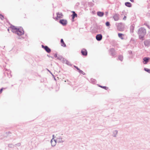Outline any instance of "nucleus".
I'll return each instance as SVG.
<instances>
[{
    "mask_svg": "<svg viewBox=\"0 0 150 150\" xmlns=\"http://www.w3.org/2000/svg\"><path fill=\"white\" fill-rule=\"evenodd\" d=\"M5 19L7 21V22L10 25L9 28L11 29V31L13 33L17 34L18 35V36L17 38L18 39H24L23 37H20L24 34V31L23 28L21 26L18 27L13 25L10 23L6 18H5Z\"/></svg>",
    "mask_w": 150,
    "mask_h": 150,
    "instance_id": "f257e3e1",
    "label": "nucleus"
},
{
    "mask_svg": "<svg viewBox=\"0 0 150 150\" xmlns=\"http://www.w3.org/2000/svg\"><path fill=\"white\" fill-rule=\"evenodd\" d=\"M139 39L142 41L145 39V36L146 34V29L143 27L140 28L138 30Z\"/></svg>",
    "mask_w": 150,
    "mask_h": 150,
    "instance_id": "f03ea898",
    "label": "nucleus"
},
{
    "mask_svg": "<svg viewBox=\"0 0 150 150\" xmlns=\"http://www.w3.org/2000/svg\"><path fill=\"white\" fill-rule=\"evenodd\" d=\"M101 28L102 26L101 25H98L97 24H95L93 25L92 31L93 33H98L99 32L102 33L103 30H101Z\"/></svg>",
    "mask_w": 150,
    "mask_h": 150,
    "instance_id": "7ed1b4c3",
    "label": "nucleus"
},
{
    "mask_svg": "<svg viewBox=\"0 0 150 150\" xmlns=\"http://www.w3.org/2000/svg\"><path fill=\"white\" fill-rule=\"evenodd\" d=\"M117 30L119 31H123L125 29V24L120 22L116 24Z\"/></svg>",
    "mask_w": 150,
    "mask_h": 150,
    "instance_id": "20e7f679",
    "label": "nucleus"
},
{
    "mask_svg": "<svg viewBox=\"0 0 150 150\" xmlns=\"http://www.w3.org/2000/svg\"><path fill=\"white\" fill-rule=\"evenodd\" d=\"M56 15L57 16L56 17H53V18L56 21H57L59 19L62 18L64 16V15L62 13H59V12H57L56 13Z\"/></svg>",
    "mask_w": 150,
    "mask_h": 150,
    "instance_id": "39448f33",
    "label": "nucleus"
},
{
    "mask_svg": "<svg viewBox=\"0 0 150 150\" xmlns=\"http://www.w3.org/2000/svg\"><path fill=\"white\" fill-rule=\"evenodd\" d=\"M59 22L60 24L64 26H66L68 23L67 20L66 19H60L59 21Z\"/></svg>",
    "mask_w": 150,
    "mask_h": 150,
    "instance_id": "423d86ee",
    "label": "nucleus"
},
{
    "mask_svg": "<svg viewBox=\"0 0 150 150\" xmlns=\"http://www.w3.org/2000/svg\"><path fill=\"white\" fill-rule=\"evenodd\" d=\"M42 47L43 48L47 53H50L51 51V49L47 45H41Z\"/></svg>",
    "mask_w": 150,
    "mask_h": 150,
    "instance_id": "0eeeda50",
    "label": "nucleus"
},
{
    "mask_svg": "<svg viewBox=\"0 0 150 150\" xmlns=\"http://www.w3.org/2000/svg\"><path fill=\"white\" fill-rule=\"evenodd\" d=\"M110 55L112 56V57H115L116 55V53L115 50L114 48H111L109 50Z\"/></svg>",
    "mask_w": 150,
    "mask_h": 150,
    "instance_id": "6e6552de",
    "label": "nucleus"
},
{
    "mask_svg": "<svg viewBox=\"0 0 150 150\" xmlns=\"http://www.w3.org/2000/svg\"><path fill=\"white\" fill-rule=\"evenodd\" d=\"M81 53L82 56H86L88 55V52L87 50L83 48L81 51Z\"/></svg>",
    "mask_w": 150,
    "mask_h": 150,
    "instance_id": "1a4fd4ad",
    "label": "nucleus"
},
{
    "mask_svg": "<svg viewBox=\"0 0 150 150\" xmlns=\"http://www.w3.org/2000/svg\"><path fill=\"white\" fill-rule=\"evenodd\" d=\"M145 47H148L150 46V40H146L144 42Z\"/></svg>",
    "mask_w": 150,
    "mask_h": 150,
    "instance_id": "9d476101",
    "label": "nucleus"
},
{
    "mask_svg": "<svg viewBox=\"0 0 150 150\" xmlns=\"http://www.w3.org/2000/svg\"><path fill=\"white\" fill-rule=\"evenodd\" d=\"M62 62L63 63H65L68 65L70 66H71L73 65V64H71L69 61L64 58H63L62 59Z\"/></svg>",
    "mask_w": 150,
    "mask_h": 150,
    "instance_id": "9b49d317",
    "label": "nucleus"
},
{
    "mask_svg": "<svg viewBox=\"0 0 150 150\" xmlns=\"http://www.w3.org/2000/svg\"><path fill=\"white\" fill-rule=\"evenodd\" d=\"M102 37L103 36L101 34H98L96 36V39L98 41H101L102 39Z\"/></svg>",
    "mask_w": 150,
    "mask_h": 150,
    "instance_id": "f8f14e48",
    "label": "nucleus"
},
{
    "mask_svg": "<svg viewBox=\"0 0 150 150\" xmlns=\"http://www.w3.org/2000/svg\"><path fill=\"white\" fill-rule=\"evenodd\" d=\"M119 16L120 15L119 14L115 13L113 16V18L115 21H117L119 19Z\"/></svg>",
    "mask_w": 150,
    "mask_h": 150,
    "instance_id": "ddd939ff",
    "label": "nucleus"
},
{
    "mask_svg": "<svg viewBox=\"0 0 150 150\" xmlns=\"http://www.w3.org/2000/svg\"><path fill=\"white\" fill-rule=\"evenodd\" d=\"M150 58L148 57H145L143 59V63L144 64H146L149 62V60Z\"/></svg>",
    "mask_w": 150,
    "mask_h": 150,
    "instance_id": "4468645a",
    "label": "nucleus"
},
{
    "mask_svg": "<svg viewBox=\"0 0 150 150\" xmlns=\"http://www.w3.org/2000/svg\"><path fill=\"white\" fill-rule=\"evenodd\" d=\"M24 58L26 60L29 61L31 59V56L29 54H27L24 56Z\"/></svg>",
    "mask_w": 150,
    "mask_h": 150,
    "instance_id": "2eb2a0df",
    "label": "nucleus"
},
{
    "mask_svg": "<svg viewBox=\"0 0 150 150\" xmlns=\"http://www.w3.org/2000/svg\"><path fill=\"white\" fill-rule=\"evenodd\" d=\"M104 14V13L103 11H98L97 12V15L100 17H103Z\"/></svg>",
    "mask_w": 150,
    "mask_h": 150,
    "instance_id": "dca6fc26",
    "label": "nucleus"
},
{
    "mask_svg": "<svg viewBox=\"0 0 150 150\" xmlns=\"http://www.w3.org/2000/svg\"><path fill=\"white\" fill-rule=\"evenodd\" d=\"M60 43L61 46L64 47H67L65 43L64 42L63 39H61L60 40Z\"/></svg>",
    "mask_w": 150,
    "mask_h": 150,
    "instance_id": "f3484780",
    "label": "nucleus"
},
{
    "mask_svg": "<svg viewBox=\"0 0 150 150\" xmlns=\"http://www.w3.org/2000/svg\"><path fill=\"white\" fill-rule=\"evenodd\" d=\"M125 6L128 7H131L132 6V4L129 2H125Z\"/></svg>",
    "mask_w": 150,
    "mask_h": 150,
    "instance_id": "a211bd4d",
    "label": "nucleus"
},
{
    "mask_svg": "<svg viewBox=\"0 0 150 150\" xmlns=\"http://www.w3.org/2000/svg\"><path fill=\"white\" fill-rule=\"evenodd\" d=\"M134 25L133 24L132 25L130 28V32L133 33L134 32Z\"/></svg>",
    "mask_w": 150,
    "mask_h": 150,
    "instance_id": "6ab92c4d",
    "label": "nucleus"
},
{
    "mask_svg": "<svg viewBox=\"0 0 150 150\" xmlns=\"http://www.w3.org/2000/svg\"><path fill=\"white\" fill-rule=\"evenodd\" d=\"M118 37L122 40L124 39L123 37L124 36V34L120 33H118Z\"/></svg>",
    "mask_w": 150,
    "mask_h": 150,
    "instance_id": "aec40b11",
    "label": "nucleus"
},
{
    "mask_svg": "<svg viewBox=\"0 0 150 150\" xmlns=\"http://www.w3.org/2000/svg\"><path fill=\"white\" fill-rule=\"evenodd\" d=\"M112 133V136L114 137H116V135L117 134L118 131L116 130H115L113 131Z\"/></svg>",
    "mask_w": 150,
    "mask_h": 150,
    "instance_id": "412c9836",
    "label": "nucleus"
},
{
    "mask_svg": "<svg viewBox=\"0 0 150 150\" xmlns=\"http://www.w3.org/2000/svg\"><path fill=\"white\" fill-rule=\"evenodd\" d=\"M97 85L98 86V87H99L101 88H102L103 89H105V90H107L108 88V87L106 86H101L100 84H97Z\"/></svg>",
    "mask_w": 150,
    "mask_h": 150,
    "instance_id": "4be33fe9",
    "label": "nucleus"
},
{
    "mask_svg": "<svg viewBox=\"0 0 150 150\" xmlns=\"http://www.w3.org/2000/svg\"><path fill=\"white\" fill-rule=\"evenodd\" d=\"M123 59V57L122 55H119L118 57V59L122 62Z\"/></svg>",
    "mask_w": 150,
    "mask_h": 150,
    "instance_id": "5701e85b",
    "label": "nucleus"
},
{
    "mask_svg": "<svg viewBox=\"0 0 150 150\" xmlns=\"http://www.w3.org/2000/svg\"><path fill=\"white\" fill-rule=\"evenodd\" d=\"M90 81L91 83L93 84H95L96 83V81L95 79L91 78V79Z\"/></svg>",
    "mask_w": 150,
    "mask_h": 150,
    "instance_id": "b1692460",
    "label": "nucleus"
},
{
    "mask_svg": "<svg viewBox=\"0 0 150 150\" xmlns=\"http://www.w3.org/2000/svg\"><path fill=\"white\" fill-rule=\"evenodd\" d=\"M50 142L51 144V145L52 146H54L56 145V142H53V140H52V139H51V140Z\"/></svg>",
    "mask_w": 150,
    "mask_h": 150,
    "instance_id": "393cba45",
    "label": "nucleus"
},
{
    "mask_svg": "<svg viewBox=\"0 0 150 150\" xmlns=\"http://www.w3.org/2000/svg\"><path fill=\"white\" fill-rule=\"evenodd\" d=\"M88 6L90 7H93L94 5V4L91 2H88Z\"/></svg>",
    "mask_w": 150,
    "mask_h": 150,
    "instance_id": "a878e982",
    "label": "nucleus"
},
{
    "mask_svg": "<svg viewBox=\"0 0 150 150\" xmlns=\"http://www.w3.org/2000/svg\"><path fill=\"white\" fill-rule=\"evenodd\" d=\"M62 138H57L58 142L59 143H63L64 142V141L62 140Z\"/></svg>",
    "mask_w": 150,
    "mask_h": 150,
    "instance_id": "bb28decb",
    "label": "nucleus"
},
{
    "mask_svg": "<svg viewBox=\"0 0 150 150\" xmlns=\"http://www.w3.org/2000/svg\"><path fill=\"white\" fill-rule=\"evenodd\" d=\"M144 70L146 72H148V73L150 74V69H148L146 68H144Z\"/></svg>",
    "mask_w": 150,
    "mask_h": 150,
    "instance_id": "cd10ccee",
    "label": "nucleus"
},
{
    "mask_svg": "<svg viewBox=\"0 0 150 150\" xmlns=\"http://www.w3.org/2000/svg\"><path fill=\"white\" fill-rule=\"evenodd\" d=\"M105 25L107 27H110V22L108 21H107L105 22Z\"/></svg>",
    "mask_w": 150,
    "mask_h": 150,
    "instance_id": "c85d7f7f",
    "label": "nucleus"
},
{
    "mask_svg": "<svg viewBox=\"0 0 150 150\" xmlns=\"http://www.w3.org/2000/svg\"><path fill=\"white\" fill-rule=\"evenodd\" d=\"M73 67L75 68H76L77 70V71L79 72L80 71H81V69L77 66L75 65H73Z\"/></svg>",
    "mask_w": 150,
    "mask_h": 150,
    "instance_id": "c756f323",
    "label": "nucleus"
},
{
    "mask_svg": "<svg viewBox=\"0 0 150 150\" xmlns=\"http://www.w3.org/2000/svg\"><path fill=\"white\" fill-rule=\"evenodd\" d=\"M71 16L75 18L77 17V15L76 13H75L72 14L71 15Z\"/></svg>",
    "mask_w": 150,
    "mask_h": 150,
    "instance_id": "7c9ffc66",
    "label": "nucleus"
},
{
    "mask_svg": "<svg viewBox=\"0 0 150 150\" xmlns=\"http://www.w3.org/2000/svg\"><path fill=\"white\" fill-rule=\"evenodd\" d=\"M63 58H64L63 57L62 55H59V56L57 58V59L61 60L62 59H63Z\"/></svg>",
    "mask_w": 150,
    "mask_h": 150,
    "instance_id": "2f4dec72",
    "label": "nucleus"
},
{
    "mask_svg": "<svg viewBox=\"0 0 150 150\" xmlns=\"http://www.w3.org/2000/svg\"><path fill=\"white\" fill-rule=\"evenodd\" d=\"M14 145L12 144H8V147L11 148H13L14 147Z\"/></svg>",
    "mask_w": 150,
    "mask_h": 150,
    "instance_id": "473e14b6",
    "label": "nucleus"
},
{
    "mask_svg": "<svg viewBox=\"0 0 150 150\" xmlns=\"http://www.w3.org/2000/svg\"><path fill=\"white\" fill-rule=\"evenodd\" d=\"M80 74H82L83 75H85L86 74L85 73L83 72L82 70H81L80 71H79V72Z\"/></svg>",
    "mask_w": 150,
    "mask_h": 150,
    "instance_id": "72a5a7b5",
    "label": "nucleus"
},
{
    "mask_svg": "<svg viewBox=\"0 0 150 150\" xmlns=\"http://www.w3.org/2000/svg\"><path fill=\"white\" fill-rule=\"evenodd\" d=\"M6 88H2L0 89V94L1 93L4 89H5Z\"/></svg>",
    "mask_w": 150,
    "mask_h": 150,
    "instance_id": "f704fd0d",
    "label": "nucleus"
},
{
    "mask_svg": "<svg viewBox=\"0 0 150 150\" xmlns=\"http://www.w3.org/2000/svg\"><path fill=\"white\" fill-rule=\"evenodd\" d=\"M0 18L2 20H3L4 18V16L2 14L0 16Z\"/></svg>",
    "mask_w": 150,
    "mask_h": 150,
    "instance_id": "c9c22d12",
    "label": "nucleus"
},
{
    "mask_svg": "<svg viewBox=\"0 0 150 150\" xmlns=\"http://www.w3.org/2000/svg\"><path fill=\"white\" fill-rule=\"evenodd\" d=\"M54 57L55 58H57L58 56H57V53H56L54 54Z\"/></svg>",
    "mask_w": 150,
    "mask_h": 150,
    "instance_id": "e433bc0d",
    "label": "nucleus"
},
{
    "mask_svg": "<svg viewBox=\"0 0 150 150\" xmlns=\"http://www.w3.org/2000/svg\"><path fill=\"white\" fill-rule=\"evenodd\" d=\"M128 53L130 55H131L132 54V51L131 50H129L128 51Z\"/></svg>",
    "mask_w": 150,
    "mask_h": 150,
    "instance_id": "4c0bfd02",
    "label": "nucleus"
},
{
    "mask_svg": "<svg viewBox=\"0 0 150 150\" xmlns=\"http://www.w3.org/2000/svg\"><path fill=\"white\" fill-rule=\"evenodd\" d=\"M21 145V144L20 143H18L15 144V146H20Z\"/></svg>",
    "mask_w": 150,
    "mask_h": 150,
    "instance_id": "58836bf2",
    "label": "nucleus"
},
{
    "mask_svg": "<svg viewBox=\"0 0 150 150\" xmlns=\"http://www.w3.org/2000/svg\"><path fill=\"white\" fill-rule=\"evenodd\" d=\"M74 18L73 17H71V20L72 22H73L74 21Z\"/></svg>",
    "mask_w": 150,
    "mask_h": 150,
    "instance_id": "ea45409f",
    "label": "nucleus"
},
{
    "mask_svg": "<svg viewBox=\"0 0 150 150\" xmlns=\"http://www.w3.org/2000/svg\"><path fill=\"white\" fill-rule=\"evenodd\" d=\"M10 73V76H9V75L8 73H7V75L8 76L9 78H11V77H12V75H11V73Z\"/></svg>",
    "mask_w": 150,
    "mask_h": 150,
    "instance_id": "a19ab883",
    "label": "nucleus"
},
{
    "mask_svg": "<svg viewBox=\"0 0 150 150\" xmlns=\"http://www.w3.org/2000/svg\"><path fill=\"white\" fill-rule=\"evenodd\" d=\"M79 4H79V2L77 3L76 4V5H75V7H76H76H78V6L79 5Z\"/></svg>",
    "mask_w": 150,
    "mask_h": 150,
    "instance_id": "79ce46f5",
    "label": "nucleus"
},
{
    "mask_svg": "<svg viewBox=\"0 0 150 150\" xmlns=\"http://www.w3.org/2000/svg\"><path fill=\"white\" fill-rule=\"evenodd\" d=\"M11 132L10 131H9L8 132H6V134L7 135H8V134H11Z\"/></svg>",
    "mask_w": 150,
    "mask_h": 150,
    "instance_id": "37998d69",
    "label": "nucleus"
},
{
    "mask_svg": "<svg viewBox=\"0 0 150 150\" xmlns=\"http://www.w3.org/2000/svg\"><path fill=\"white\" fill-rule=\"evenodd\" d=\"M108 11H106L105 12V15L106 16V17L108 16Z\"/></svg>",
    "mask_w": 150,
    "mask_h": 150,
    "instance_id": "c03bdc74",
    "label": "nucleus"
},
{
    "mask_svg": "<svg viewBox=\"0 0 150 150\" xmlns=\"http://www.w3.org/2000/svg\"><path fill=\"white\" fill-rule=\"evenodd\" d=\"M47 70L49 72V73H50L51 75H52V74H52V72H51V71L50 70H49L48 69H47Z\"/></svg>",
    "mask_w": 150,
    "mask_h": 150,
    "instance_id": "a18cd8bd",
    "label": "nucleus"
},
{
    "mask_svg": "<svg viewBox=\"0 0 150 150\" xmlns=\"http://www.w3.org/2000/svg\"><path fill=\"white\" fill-rule=\"evenodd\" d=\"M127 17L125 16L123 18V20H125L126 19Z\"/></svg>",
    "mask_w": 150,
    "mask_h": 150,
    "instance_id": "49530a36",
    "label": "nucleus"
},
{
    "mask_svg": "<svg viewBox=\"0 0 150 150\" xmlns=\"http://www.w3.org/2000/svg\"><path fill=\"white\" fill-rule=\"evenodd\" d=\"M131 42V41H133V42H134V39L133 38H131V40H130V41Z\"/></svg>",
    "mask_w": 150,
    "mask_h": 150,
    "instance_id": "de8ad7c7",
    "label": "nucleus"
},
{
    "mask_svg": "<svg viewBox=\"0 0 150 150\" xmlns=\"http://www.w3.org/2000/svg\"><path fill=\"white\" fill-rule=\"evenodd\" d=\"M52 137V140H53V139H54V138L56 137H55V135L54 134H53Z\"/></svg>",
    "mask_w": 150,
    "mask_h": 150,
    "instance_id": "09e8293b",
    "label": "nucleus"
},
{
    "mask_svg": "<svg viewBox=\"0 0 150 150\" xmlns=\"http://www.w3.org/2000/svg\"><path fill=\"white\" fill-rule=\"evenodd\" d=\"M52 76H53V78H54V79L55 80V81H56V79L55 78V76L53 74L52 75Z\"/></svg>",
    "mask_w": 150,
    "mask_h": 150,
    "instance_id": "8fccbe9b",
    "label": "nucleus"
},
{
    "mask_svg": "<svg viewBox=\"0 0 150 150\" xmlns=\"http://www.w3.org/2000/svg\"><path fill=\"white\" fill-rule=\"evenodd\" d=\"M53 142H56V143H57V140L56 139H53Z\"/></svg>",
    "mask_w": 150,
    "mask_h": 150,
    "instance_id": "3c124183",
    "label": "nucleus"
},
{
    "mask_svg": "<svg viewBox=\"0 0 150 150\" xmlns=\"http://www.w3.org/2000/svg\"><path fill=\"white\" fill-rule=\"evenodd\" d=\"M146 26L148 28L150 29V26L148 24Z\"/></svg>",
    "mask_w": 150,
    "mask_h": 150,
    "instance_id": "603ef678",
    "label": "nucleus"
},
{
    "mask_svg": "<svg viewBox=\"0 0 150 150\" xmlns=\"http://www.w3.org/2000/svg\"><path fill=\"white\" fill-rule=\"evenodd\" d=\"M129 0L132 2H134V0Z\"/></svg>",
    "mask_w": 150,
    "mask_h": 150,
    "instance_id": "864d4df0",
    "label": "nucleus"
},
{
    "mask_svg": "<svg viewBox=\"0 0 150 150\" xmlns=\"http://www.w3.org/2000/svg\"><path fill=\"white\" fill-rule=\"evenodd\" d=\"M71 13H72V14H74V13H76V12H75V11H71Z\"/></svg>",
    "mask_w": 150,
    "mask_h": 150,
    "instance_id": "5fc2aeb1",
    "label": "nucleus"
},
{
    "mask_svg": "<svg viewBox=\"0 0 150 150\" xmlns=\"http://www.w3.org/2000/svg\"><path fill=\"white\" fill-rule=\"evenodd\" d=\"M47 56L48 57H51V56H50V55H49V54H47Z\"/></svg>",
    "mask_w": 150,
    "mask_h": 150,
    "instance_id": "6e6d98bb",
    "label": "nucleus"
},
{
    "mask_svg": "<svg viewBox=\"0 0 150 150\" xmlns=\"http://www.w3.org/2000/svg\"><path fill=\"white\" fill-rule=\"evenodd\" d=\"M148 25V24H147L146 23H144V25H146H146Z\"/></svg>",
    "mask_w": 150,
    "mask_h": 150,
    "instance_id": "4d7b16f0",
    "label": "nucleus"
},
{
    "mask_svg": "<svg viewBox=\"0 0 150 150\" xmlns=\"http://www.w3.org/2000/svg\"><path fill=\"white\" fill-rule=\"evenodd\" d=\"M9 28H8V29H7V30H8V31L9 32V30H10Z\"/></svg>",
    "mask_w": 150,
    "mask_h": 150,
    "instance_id": "13d9d810",
    "label": "nucleus"
},
{
    "mask_svg": "<svg viewBox=\"0 0 150 150\" xmlns=\"http://www.w3.org/2000/svg\"><path fill=\"white\" fill-rule=\"evenodd\" d=\"M125 12V10H124L122 12V13H124V12Z\"/></svg>",
    "mask_w": 150,
    "mask_h": 150,
    "instance_id": "bf43d9fd",
    "label": "nucleus"
},
{
    "mask_svg": "<svg viewBox=\"0 0 150 150\" xmlns=\"http://www.w3.org/2000/svg\"><path fill=\"white\" fill-rule=\"evenodd\" d=\"M50 57L52 58V59H54V57H52L51 56Z\"/></svg>",
    "mask_w": 150,
    "mask_h": 150,
    "instance_id": "052dcab7",
    "label": "nucleus"
},
{
    "mask_svg": "<svg viewBox=\"0 0 150 150\" xmlns=\"http://www.w3.org/2000/svg\"><path fill=\"white\" fill-rule=\"evenodd\" d=\"M123 13H122V14H121V15H123Z\"/></svg>",
    "mask_w": 150,
    "mask_h": 150,
    "instance_id": "680f3d73",
    "label": "nucleus"
}]
</instances>
